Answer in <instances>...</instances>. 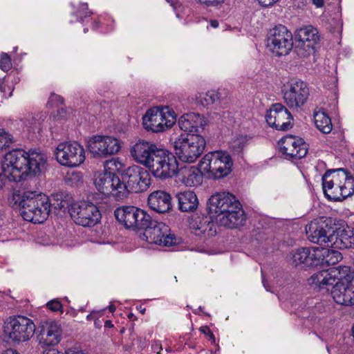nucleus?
Listing matches in <instances>:
<instances>
[{
  "mask_svg": "<svg viewBox=\"0 0 354 354\" xmlns=\"http://www.w3.org/2000/svg\"><path fill=\"white\" fill-rule=\"evenodd\" d=\"M135 206H122L118 207L114 215L117 221L123 225L127 229H131L134 223V216H136Z\"/></svg>",
  "mask_w": 354,
  "mask_h": 354,
  "instance_id": "nucleus-31",
  "label": "nucleus"
},
{
  "mask_svg": "<svg viewBox=\"0 0 354 354\" xmlns=\"http://www.w3.org/2000/svg\"><path fill=\"white\" fill-rule=\"evenodd\" d=\"M267 46L277 56L288 55L292 49V35L283 25L276 26L269 32Z\"/></svg>",
  "mask_w": 354,
  "mask_h": 354,
  "instance_id": "nucleus-14",
  "label": "nucleus"
},
{
  "mask_svg": "<svg viewBox=\"0 0 354 354\" xmlns=\"http://www.w3.org/2000/svg\"><path fill=\"white\" fill-rule=\"evenodd\" d=\"M39 328L38 338L40 344L54 346L61 341L62 330L56 322L47 320L41 322Z\"/></svg>",
  "mask_w": 354,
  "mask_h": 354,
  "instance_id": "nucleus-22",
  "label": "nucleus"
},
{
  "mask_svg": "<svg viewBox=\"0 0 354 354\" xmlns=\"http://www.w3.org/2000/svg\"><path fill=\"white\" fill-rule=\"evenodd\" d=\"M295 40L316 45L319 40V35L315 28L312 26H306L296 30Z\"/></svg>",
  "mask_w": 354,
  "mask_h": 354,
  "instance_id": "nucleus-33",
  "label": "nucleus"
},
{
  "mask_svg": "<svg viewBox=\"0 0 354 354\" xmlns=\"http://www.w3.org/2000/svg\"><path fill=\"white\" fill-rule=\"evenodd\" d=\"M19 205L24 219L33 223H43L50 214L48 198L34 192H24Z\"/></svg>",
  "mask_w": 354,
  "mask_h": 354,
  "instance_id": "nucleus-3",
  "label": "nucleus"
},
{
  "mask_svg": "<svg viewBox=\"0 0 354 354\" xmlns=\"http://www.w3.org/2000/svg\"><path fill=\"white\" fill-rule=\"evenodd\" d=\"M190 225L193 229L199 231L200 233L204 234L207 231L212 230L214 223L212 219V216L205 215L203 216V217L198 216L192 219Z\"/></svg>",
  "mask_w": 354,
  "mask_h": 354,
  "instance_id": "nucleus-37",
  "label": "nucleus"
},
{
  "mask_svg": "<svg viewBox=\"0 0 354 354\" xmlns=\"http://www.w3.org/2000/svg\"><path fill=\"white\" fill-rule=\"evenodd\" d=\"M77 15L81 19H82L84 17L91 16L92 12L88 10V4L86 3H83L80 5Z\"/></svg>",
  "mask_w": 354,
  "mask_h": 354,
  "instance_id": "nucleus-49",
  "label": "nucleus"
},
{
  "mask_svg": "<svg viewBox=\"0 0 354 354\" xmlns=\"http://www.w3.org/2000/svg\"><path fill=\"white\" fill-rule=\"evenodd\" d=\"M308 96V90H286L283 93L285 102L290 108L294 109L303 106Z\"/></svg>",
  "mask_w": 354,
  "mask_h": 354,
  "instance_id": "nucleus-30",
  "label": "nucleus"
},
{
  "mask_svg": "<svg viewBox=\"0 0 354 354\" xmlns=\"http://www.w3.org/2000/svg\"><path fill=\"white\" fill-rule=\"evenodd\" d=\"M94 324L96 328H100L102 327V321L99 318L95 319Z\"/></svg>",
  "mask_w": 354,
  "mask_h": 354,
  "instance_id": "nucleus-60",
  "label": "nucleus"
},
{
  "mask_svg": "<svg viewBox=\"0 0 354 354\" xmlns=\"http://www.w3.org/2000/svg\"><path fill=\"white\" fill-rule=\"evenodd\" d=\"M13 90H0V100L3 102V99L12 96Z\"/></svg>",
  "mask_w": 354,
  "mask_h": 354,
  "instance_id": "nucleus-53",
  "label": "nucleus"
},
{
  "mask_svg": "<svg viewBox=\"0 0 354 354\" xmlns=\"http://www.w3.org/2000/svg\"><path fill=\"white\" fill-rule=\"evenodd\" d=\"M172 7L174 8L176 7L178 4L177 0H166Z\"/></svg>",
  "mask_w": 354,
  "mask_h": 354,
  "instance_id": "nucleus-61",
  "label": "nucleus"
},
{
  "mask_svg": "<svg viewBox=\"0 0 354 354\" xmlns=\"http://www.w3.org/2000/svg\"><path fill=\"white\" fill-rule=\"evenodd\" d=\"M319 249L300 248L293 250L289 254V262L295 266H302L308 268L316 267L319 263Z\"/></svg>",
  "mask_w": 354,
  "mask_h": 354,
  "instance_id": "nucleus-20",
  "label": "nucleus"
},
{
  "mask_svg": "<svg viewBox=\"0 0 354 354\" xmlns=\"http://www.w3.org/2000/svg\"><path fill=\"white\" fill-rule=\"evenodd\" d=\"M65 183L69 186H79L83 183V176L81 171H73L67 172L64 177Z\"/></svg>",
  "mask_w": 354,
  "mask_h": 354,
  "instance_id": "nucleus-41",
  "label": "nucleus"
},
{
  "mask_svg": "<svg viewBox=\"0 0 354 354\" xmlns=\"http://www.w3.org/2000/svg\"><path fill=\"white\" fill-rule=\"evenodd\" d=\"M97 312H95V311H93V312H91L89 315H88L86 316V319H87L88 321H91V320H94V321H95V319H97V318H96V317H95V315H96V314H97Z\"/></svg>",
  "mask_w": 354,
  "mask_h": 354,
  "instance_id": "nucleus-58",
  "label": "nucleus"
},
{
  "mask_svg": "<svg viewBox=\"0 0 354 354\" xmlns=\"http://www.w3.org/2000/svg\"><path fill=\"white\" fill-rule=\"evenodd\" d=\"M330 247L338 249L354 248V231L349 227L341 229L335 225Z\"/></svg>",
  "mask_w": 354,
  "mask_h": 354,
  "instance_id": "nucleus-27",
  "label": "nucleus"
},
{
  "mask_svg": "<svg viewBox=\"0 0 354 354\" xmlns=\"http://www.w3.org/2000/svg\"><path fill=\"white\" fill-rule=\"evenodd\" d=\"M200 168L197 169L194 167H183L178 168L176 174L178 178L187 187H194L201 184L202 176Z\"/></svg>",
  "mask_w": 354,
  "mask_h": 354,
  "instance_id": "nucleus-28",
  "label": "nucleus"
},
{
  "mask_svg": "<svg viewBox=\"0 0 354 354\" xmlns=\"http://www.w3.org/2000/svg\"><path fill=\"white\" fill-rule=\"evenodd\" d=\"M136 214L134 216V223L131 230H145L146 227L151 225L153 219L151 216L145 210L136 207Z\"/></svg>",
  "mask_w": 354,
  "mask_h": 354,
  "instance_id": "nucleus-35",
  "label": "nucleus"
},
{
  "mask_svg": "<svg viewBox=\"0 0 354 354\" xmlns=\"http://www.w3.org/2000/svg\"><path fill=\"white\" fill-rule=\"evenodd\" d=\"M2 354H20V353L14 349H7Z\"/></svg>",
  "mask_w": 354,
  "mask_h": 354,
  "instance_id": "nucleus-59",
  "label": "nucleus"
},
{
  "mask_svg": "<svg viewBox=\"0 0 354 354\" xmlns=\"http://www.w3.org/2000/svg\"><path fill=\"white\" fill-rule=\"evenodd\" d=\"M178 209L183 212L195 211L198 205V200L194 192L185 191L176 194Z\"/></svg>",
  "mask_w": 354,
  "mask_h": 354,
  "instance_id": "nucleus-29",
  "label": "nucleus"
},
{
  "mask_svg": "<svg viewBox=\"0 0 354 354\" xmlns=\"http://www.w3.org/2000/svg\"><path fill=\"white\" fill-rule=\"evenodd\" d=\"M97 189L106 196L113 195L118 200V192L121 190L122 180L115 173L104 171L94 180Z\"/></svg>",
  "mask_w": 354,
  "mask_h": 354,
  "instance_id": "nucleus-21",
  "label": "nucleus"
},
{
  "mask_svg": "<svg viewBox=\"0 0 354 354\" xmlns=\"http://www.w3.org/2000/svg\"><path fill=\"white\" fill-rule=\"evenodd\" d=\"M306 232L312 243L322 247H330L335 232V220L326 216L317 218L306 225Z\"/></svg>",
  "mask_w": 354,
  "mask_h": 354,
  "instance_id": "nucleus-9",
  "label": "nucleus"
},
{
  "mask_svg": "<svg viewBox=\"0 0 354 354\" xmlns=\"http://www.w3.org/2000/svg\"><path fill=\"white\" fill-rule=\"evenodd\" d=\"M259 4L263 7H269L274 5L279 0H257Z\"/></svg>",
  "mask_w": 354,
  "mask_h": 354,
  "instance_id": "nucleus-55",
  "label": "nucleus"
},
{
  "mask_svg": "<svg viewBox=\"0 0 354 354\" xmlns=\"http://www.w3.org/2000/svg\"><path fill=\"white\" fill-rule=\"evenodd\" d=\"M219 94L217 90H207L198 93L196 101L203 106H208L219 100Z\"/></svg>",
  "mask_w": 354,
  "mask_h": 354,
  "instance_id": "nucleus-38",
  "label": "nucleus"
},
{
  "mask_svg": "<svg viewBox=\"0 0 354 354\" xmlns=\"http://www.w3.org/2000/svg\"><path fill=\"white\" fill-rule=\"evenodd\" d=\"M55 158L63 166L76 167L85 160V151L83 147L77 142L59 143L55 149Z\"/></svg>",
  "mask_w": 354,
  "mask_h": 354,
  "instance_id": "nucleus-13",
  "label": "nucleus"
},
{
  "mask_svg": "<svg viewBox=\"0 0 354 354\" xmlns=\"http://www.w3.org/2000/svg\"><path fill=\"white\" fill-rule=\"evenodd\" d=\"M153 223L145 229L143 238L150 244L172 246L178 244V239L170 234L169 227L162 222L153 220Z\"/></svg>",
  "mask_w": 354,
  "mask_h": 354,
  "instance_id": "nucleus-15",
  "label": "nucleus"
},
{
  "mask_svg": "<svg viewBox=\"0 0 354 354\" xmlns=\"http://www.w3.org/2000/svg\"><path fill=\"white\" fill-rule=\"evenodd\" d=\"M266 120L270 127L277 131H288L294 124L292 115L280 103L272 104L266 111Z\"/></svg>",
  "mask_w": 354,
  "mask_h": 354,
  "instance_id": "nucleus-17",
  "label": "nucleus"
},
{
  "mask_svg": "<svg viewBox=\"0 0 354 354\" xmlns=\"http://www.w3.org/2000/svg\"><path fill=\"white\" fill-rule=\"evenodd\" d=\"M351 290L353 292V305H354V282L353 283H351Z\"/></svg>",
  "mask_w": 354,
  "mask_h": 354,
  "instance_id": "nucleus-64",
  "label": "nucleus"
},
{
  "mask_svg": "<svg viewBox=\"0 0 354 354\" xmlns=\"http://www.w3.org/2000/svg\"><path fill=\"white\" fill-rule=\"evenodd\" d=\"M201 4H204L207 7H215L224 2L225 0H196Z\"/></svg>",
  "mask_w": 354,
  "mask_h": 354,
  "instance_id": "nucleus-51",
  "label": "nucleus"
},
{
  "mask_svg": "<svg viewBox=\"0 0 354 354\" xmlns=\"http://www.w3.org/2000/svg\"><path fill=\"white\" fill-rule=\"evenodd\" d=\"M148 169L155 178L165 180L176 175L178 162L172 153L160 148Z\"/></svg>",
  "mask_w": 354,
  "mask_h": 354,
  "instance_id": "nucleus-11",
  "label": "nucleus"
},
{
  "mask_svg": "<svg viewBox=\"0 0 354 354\" xmlns=\"http://www.w3.org/2000/svg\"><path fill=\"white\" fill-rule=\"evenodd\" d=\"M295 44L294 52L299 57H308L315 52V45L309 44L299 40H295Z\"/></svg>",
  "mask_w": 354,
  "mask_h": 354,
  "instance_id": "nucleus-39",
  "label": "nucleus"
},
{
  "mask_svg": "<svg viewBox=\"0 0 354 354\" xmlns=\"http://www.w3.org/2000/svg\"><path fill=\"white\" fill-rule=\"evenodd\" d=\"M353 278L354 271L350 266H339L337 268L323 270L313 274L308 279V282L310 284L315 285L319 289L328 290V286L334 285L335 283H353Z\"/></svg>",
  "mask_w": 354,
  "mask_h": 354,
  "instance_id": "nucleus-8",
  "label": "nucleus"
},
{
  "mask_svg": "<svg viewBox=\"0 0 354 354\" xmlns=\"http://www.w3.org/2000/svg\"><path fill=\"white\" fill-rule=\"evenodd\" d=\"M49 209L53 207L56 210L65 212L66 209H69L72 203V196L64 192H60L54 194L51 196L50 199L48 198Z\"/></svg>",
  "mask_w": 354,
  "mask_h": 354,
  "instance_id": "nucleus-32",
  "label": "nucleus"
},
{
  "mask_svg": "<svg viewBox=\"0 0 354 354\" xmlns=\"http://www.w3.org/2000/svg\"><path fill=\"white\" fill-rule=\"evenodd\" d=\"M232 156L225 151H214L206 153L200 160L198 167L209 178L221 179L232 171Z\"/></svg>",
  "mask_w": 354,
  "mask_h": 354,
  "instance_id": "nucleus-4",
  "label": "nucleus"
},
{
  "mask_svg": "<svg viewBox=\"0 0 354 354\" xmlns=\"http://www.w3.org/2000/svg\"><path fill=\"white\" fill-rule=\"evenodd\" d=\"M206 141L197 133H181L174 142L175 153L185 162H194L203 153Z\"/></svg>",
  "mask_w": 354,
  "mask_h": 354,
  "instance_id": "nucleus-6",
  "label": "nucleus"
},
{
  "mask_svg": "<svg viewBox=\"0 0 354 354\" xmlns=\"http://www.w3.org/2000/svg\"><path fill=\"white\" fill-rule=\"evenodd\" d=\"M206 125L207 121L204 116L194 112L185 113L178 120V126L185 133L199 134Z\"/></svg>",
  "mask_w": 354,
  "mask_h": 354,
  "instance_id": "nucleus-23",
  "label": "nucleus"
},
{
  "mask_svg": "<svg viewBox=\"0 0 354 354\" xmlns=\"http://www.w3.org/2000/svg\"><path fill=\"white\" fill-rule=\"evenodd\" d=\"M337 169H329L327 170L322 176V189L325 196L328 200L331 201H342L350 196V193L342 194L340 186H334L333 180H328L330 177L332 173H337Z\"/></svg>",
  "mask_w": 354,
  "mask_h": 354,
  "instance_id": "nucleus-25",
  "label": "nucleus"
},
{
  "mask_svg": "<svg viewBox=\"0 0 354 354\" xmlns=\"http://www.w3.org/2000/svg\"><path fill=\"white\" fill-rule=\"evenodd\" d=\"M248 139L245 136H239L231 143L232 149L236 153H241L247 145Z\"/></svg>",
  "mask_w": 354,
  "mask_h": 354,
  "instance_id": "nucleus-43",
  "label": "nucleus"
},
{
  "mask_svg": "<svg viewBox=\"0 0 354 354\" xmlns=\"http://www.w3.org/2000/svg\"><path fill=\"white\" fill-rule=\"evenodd\" d=\"M337 171L343 173L342 178L344 180V184L340 185L342 194L346 191V193L351 192L350 196L353 195L354 194V178L351 175V172L344 168L337 169Z\"/></svg>",
  "mask_w": 354,
  "mask_h": 354,
  "instance_id": "nucleus-40",
  "label": "nucleus"
},
{
  "mask_svg": "<svg viewBox=\"0 0 354 354\" xmlns=\"http://www.w3.org/2000/svg\"><path fill=\"white\" fill-rule=\"evenodd\" d=\"M87 147L93 157L106 158L117 153L121 146L115 138L97 135L89 139Z\"/></svg>",
  "mask_w": 354,
  "mask_h": 354,
  "instance_id": "nucleus-16",
  "label": "nucleus"
},
{
  "mask_svg": "<svg viewBox=\"0 0 354 354\" xmlns=\"http://www.w3.org/2000/svg\"><path fill=\"white\" fill-rule=\"evenodd\" d=\"M122 187L118 192V201L127 198L129 193L143 192L151 185L149 172L143 167L133 165L129 167L122 175Z\"/></svg>",
  "mask_w": 354,
  "mask_h": 354,
  "instance_id": "nucleus-5",
  "label": "nucleus"
},
{
  "mask_svg": "<svg viewBox=\"0 0 354 354\" xmlns=\"http://www.w3.org/2000/svg\"><path fill=\"white\" fill-rule=\"evenodd\" d=\"M319 266H334L342 259V255L340 252L322 248L319 250Z\"/></svg>",
  "mask_w": 354,
  "mask_h": 354,
  "instance_id": "nucleus-34",
  "label": "nucleus"
},
{
  "mask_svg": "<svg viewBox=\"0 0 354 354\" xmlns=\"http://www.w3.org/2000/svg\"><path fill=\"white\" fill-rule=\"evenodd\" d=\"M12 66L10 56L6 53H2L0 55V68L4 72H8Z\"/></svg>",
  "mask_w": 354,
  "mask_h": 354,
  "instance_id": "nucleus-45",
  "label": "nucleus"
},
{
  "mask_svg": "<svg viewBox=\"0 0 354 354\" xmlns=\"http://www.w3.org/2000/svg\"><path fill=\"white\" fill-rule=\"evenodd\" d=\"M38 116V115H31V117L28 120V124H26L28 129L33 133H35L36 131L39 132L41 129V120Z\"/></svg>",
  "mask_w": 354,
  "mask_h": 354,
  "instance_id": "nucleus-44",
  "label": "nucleus"
},
{
  "mask_svg": "<svg viewBox=\"0 0 354 354\" xmlns=\"http://www.w3.org/2000/svg\"><path fill=\"white\" fill-rule=\"evenodd\" d=\"M177 115L169 106L149 109L142 117V126L147 131L163 132L176 123Z\"/></svg>",
  "mask_w": 354,
  "mask_h": 354,
  "instance_id": "nucleus-7",
  "label": "nucleus"
},
{
  "mask_svg": "<svg viewBox=\"0 0 354 354\" xmlns=\"http://www.w3.org/2000/svg\"><path fill=\"white\" fill-rule=\"evenodd\" d=\"M199 330L202 333H203L205 335L209 337V340H211L212 343L215 344V342H216L215 336L213 334V333L212 332V330H210L209 326H201Z\"/></svg>",
  "mask_w": 354,
  "mask_h": 354,
  "instance_id": "nucleus-50",
  "label": "nucleus"
},
{
  "mask_svg": "<svg viewBox=\"0 0 354 354\" xmlns=\"http://www.w3.org/2000/svg\"><path fill=\"white\" fill-rule=\"evenodd\" d=\"M113 326L112 322L111 320H106L104 322L105 328H112Z\"/></svg>",
  "mask_w": 354,
  "mask_h": 354,
  "instance_id": "nucleus-62",
  "label": "nucleus"
},
{
  "mask_svg": "<svg viewBox=\"0 0 354 354\" xmlns=\"http://www.w3.org/2000/svg\"><path fill=\"white\" fill-rule=\"evenodd\" d=\"M314 120L316 127L323 133H329L333 129L330 117L324 111L314 113Z\"/></svg>",
  "mask_w": 354,
  "mask_h": 354,
  "instance_id": "nucleus-36",
  "label": "nucleus"
},
{
  "mask_svg": "<svg viewBox=\"0 0 354 354\" xmlns=\"http://www.w3.org/2000/svg\"><path fill=\"white\" fill-rule=\"evenodd\" d=\"M149 207L159 214H165L172 209L171 194L164 190L151 192L147 198Z\"/></svg>",
  "mask_w": 354,
  "mask_h": 354,
  "instance_id": "nucleus-24",
  "label": "nucleus"
},
{
  "mask_svg": "<svg viewBox=\"0 0 354 354\" xmlns=\"http://www.w3.org/2000/svg\"><path fill=\"white\" fill-rule=\"evenodd\" d=\"M331 296L335 303L343 306H353V292L351 283H335L331 285Z\"/></svg>",
  "mask_w": 354,
  "mask_h": 354,
  "instance_id": "nucleus-26",
  "label": "nucleus"
},
{
  "mask_svg": "<svg viewBox=\"0 0 354 354\" xmlns=\"http://www.w3.org/2000/svg\"><path fill=\"white\" fill-rule=\"evenodd\" d=\"M207 205L209 213L216 214L217 222L221 226L236 228L246 221V215L240 202L228 192L212 195Z\"/></svg>",
  "mask_w": 354,
  "mask_h": 354,
  "instance_id": "nucleus-2",
  "label": "nucleus"
},
{
  "mask_svg": "<svg viewBox=\"0 0 354 354\" xmlns=\"http://www.w3.org/2000/svg\"><path fill=\"white\" fill-rule=\"evenodd\" d=\"M68 213L77 225L84 227H92L100 223L102 218L98 207L92 203H73Z\"/></svg>",
  "mask_w": 354,
  "mask_h": 354,
  "instance_id": "nucleus-12",
  "label": "nucleus"
},
{
  "mask_svg": "<svg viewBox=\"0 0 354 354\" xmlns=\"http://www.w3.org/2000/svg\"><path fill=\"white\" fill-rule=\"evenodd\" d=\"M160 149L153 142L139 139L130 148V154L133 159L138 163L148 168Z\"/></svg>",
  "mask_w": 354,
  "mask_h": 354,
  "instance_id": "nucleus-19",
  "label": "nucleus"
},
{
  "mask_svg": "<svg viewBox=\"0 0 354 354\" xmlns=\"http://www.w3.org/2000/svg\"><path fill=\"white\" fill-rule=\"evenodd\" d=\"M67 116V112L65 108H58L57 111V115L58 120L65 119Z\"/></svg>",
  "mask_w": 354,
  "mask_h": 354,
  "instance_id": "nucleus-54",
  "label": "nucleus"
},
{
  "mask_svg": "<svg viewBox=\"0 0 354 354\" xmlns=\"http://www.w3.org/2000/svg\"><path fill=\"white\" fill-rule=\"evenodd\" d=\"M115 306L114 305H110L109 306V310L110 312L113 313L115 310Z\"/></svg>",
  "mask_w": 354,
  "mask_h": 354,
  "instance_id": "nucleus-63",
  "label": "nucleus"
},
{
  "mask_svg": "<svg viewBox=\"0 0 354 354\" xmlns=\"http://www.w3.org/2000/svg\"><path fill=\"white\" fill-rule=\"evenodd\" d=\"M42 354H63L62 353H60L57 349L55 348H50L47 351H45L43 352Z\"/></svg>",
  "mask_w": 354,
  "mask_h": 354,
  "instance_id": "nucleus-56",
  "label": "nucleus"
},
{
  "mask_svg": "<svg viewBox=\"0 0 354 354\" xmlns=\"http://www.w3.org/2000/svg\"><path fill=\"white\" fill-rule=\"evenodd\" d=\"M47 161L45 153L30 149H14L7 153L2 162V174L10 181L20 182L28 176H35Z\"/></svg>",
  "mask_w": 354,
  "mask_h": 354,
  "instance_id": "nucleus-1",
  "label": "nucleus"
},
{
  "mask_svg": "<svg viewBox=\"0 0 354 354\" xmlns=\"http://www.w3.org/2000/svg\"><path fill=\"white\" fill-rule=\"evenodd\" d=\"M46 306L53 312L61 311L62 313V304L61 301L57 299H55L48 301L46 304Z\"/></svg>",
  "mask_w": 354,
  "mask_h": 354,
  "instance_id": "nucleus-48",
  "label": "nucleus"
},
{
  "mask_svg": "<svg viewBox=\"0 0 354 354\" xmlns=\"http://www.w3.org/2000/svg\"><path fill=\"white\" fill-rule=\"evenodd\" d=\"M339 173H332L330 174V177L328 178V180H333L334 182V186H340L342 180L339 179Z\"/></svg>",
  "mask_w": 354,
  "mask_h": 354,
  "instance_id": "nucleus-52",
  "label": "nucleus"
},
{
  "mask_svg": "<svg viewBox=\"0 0 354 354\" xmlns=\"http://www.w3.org/2000/svg\"><path fill=\"white\" fill-rule=\"evenodd\" d=\"M3 331L12 342H26L30 339L35 331L32 319L22 315L12 316L4 322Z\"/></svg>",
  "mask_w": 354,
  "mask_h": 354,
  "instance_id": "nucleus-10",
  "label": "nucleus"
},
{
  "mask_svg": "<svg viewBox=\"0 0 354 354\" xmlns=\"http://www.w3.org/2000/svg\"><path fill=\"white\" fill-rule=\"evenodd\" d=\"M15 142L14 137L3 129H0V152L10 148Z\"/></svg>",
  "mask_w": 354,
  "mask_h": 354,
  "instance_id": "nucleus-42",
  "label": "nucleus"
},
{
  "mask_svg": "<svg viewBox=\"0 0 354 354\" xmlns=\"http://www.w3.org/2000/svg\"><path fill=\"white\" fill-rule=\"evenodd\" d=\"M280 152L290 159H301L308 153V144L302 138L288 135L278 142Z\"/></svg>",
  "mask_w": 354,
  "mask_h": 354,
  "instance_id": "nucleus-18",
  "label": "nucleus"
},
{
  "mask_svg": "<svg viewBox=\"0 0 354 354\" xmlns=\"http://www.w3.org/2000/svg\"><path fill=\"white\" fill-rule=\"evenodd\" d=\"M287 87L289 88H306L307 84L299 78L294 77L288 82Z\"/></svg>",
  "mask_w": 354,
  "mask_h": 354,
  "instance_id": "nucleus-46",
  "label": "nucleus"
},
{
  "mask_svg": "<svg viewBox=\"0 0 354 354\" xmlns=\"http://www.w3.org/2000/svg\"><path fill=\"white\" fill-rule=\"evenodd\" d=\"M312 2L317 8H321L324 6V0H312Z\"/></svg>",
  "mask_w": 354,
  "mask_h": 354,
  "instance_id": "nucleus-57",
  "label": "nucleus"
},
{
  "mask_svg": "<svg viewBox=\"0 0 354 354\" xmlns=\"http://www.w3.org/2000/svg\"><path fill=\"white\" fill-rule=\"evenodd\" d=\"M64 104V99L62 96L54 93L50 94L48 101V104L50 106H59Z\"/></svg>",
  "mask_w": 354,
  "mask_h": 354,
  "instance_id": "nucleus-47",
  "label": "nucleus"
}]
</instances>
